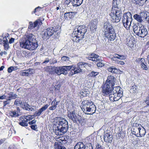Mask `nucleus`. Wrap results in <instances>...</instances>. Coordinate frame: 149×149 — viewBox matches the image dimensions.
Instances as JSON below:
<instances>
[{
	"mask_svg": "<svg viewBox=\"0 0 149 149\" xmlns=\"http://www.w3.org/2000/svg\"><path fill=\"white\" fill-rule=\"evenodd\" d=\"M19 43L21 47L30 50H35L38 46L35 36L31 33L21 38Z\"/></svg>",
	"mask_w": 149,
	"mask_h": 149,
	"instance_id": "f257e3e1",
	"label": "nucleus"
},
{
	"mask_svg": "<svg viewBox=\"0 0 149 149\" xmlns=\"http://www.w3.org/2000/svg\"><path fill=\"white\" fill-rule=\"evenodd\" d=\"M120 3V0H113L111 12L109 14L113 22H119L121 18L122 11L119 6Z\"/></svg>",
	"mask_w": 149,
	"mask_h": 149,
	"instance_id": "f03ea898",
	"label": "nucleus"
},
{
	"mask_svg": "<svg viewBox=\"0 0 149 149\" xmlns=\"http://www.w3.org/2000/svg\"><path fill=\"white\" fill-rule=\"evenodd\" d=\"M56 124L55 127V134L58 135H62L65 134L68 128V122L65 118L60 117L56 118Z\"/></svg>",
	"mask_w": 149,
	"mask_h": 149,
	"instance_id": "7ed1b4c3",
	"label": "nucleus"
},
{
	"mask_svg": "<svg viewBox=\"0 0 149 149\" xmlns=\"http://www.w3.org/2000/svg\"><path fill=\"white\" fill-rule=\"evenodd\" d=\"M87 31V27L83 25L79 26L77 29H74V31L72 34L73 41L75 42H79V40L84 38V35Z\"/></svg>",
	"mask_w": 149,
	"mask_h": 149,
	"instance_id": "20e7f679",
	"label": "nucleus"
},
{
	"mask_svg": "<svg viewBox=\"0 0 149 149\" xmlns=\"http://www.w3.org/2000/svg\"><path fill=\"white\" fill-rule=\"evenodd\" d=\"M82 104L81 109L86 114H93L95 113L96 108L92 101L84 100L82 102Z\"/></svg>",
	"mask_w": 149,
	"mask_h": 149,
	"instance_id": "39448f33",
	"label": "nucleus"
},
{
	"mask_svg": "<svg viewBox=\"0 0 149 149\" xmlns=\"http://www.w3.org/2000/svg\"><path fill=\"white\" fill-rule=\"evenodd\" d=\"M133 28L134 33L139 37L144 38L148 34V31L144 26H138L137 25L134 24Z\"/></svg>",
	"mask_w": 149,
	"mask_h": 149,
	"instance_id": "423d86ee",
	"label": "nucleus"
},
{
	"mask_svg": "<svg viewBox=\"0 0 149 149\" xmlns=\"http://www.w3.org/2000/svg\"><path fill=\"white\" fill-rule=\"evenodd\" d=\"M132 15L129 12L124 13L122 17V21L124 26L126 28H129L132 21Z\"/></svg>",
	"mask_w": 149,
	"mask_h": 149,
	"instance_id": "0eeeda50",
	"label": "nucleus"
},
{
	"mask_svg": "<svg viewBox=\"0 0 149 149\" xmlns=\"http://www.w3.org/2000/svg\"><path fill=\"white\" fill-rule=\"evenodd\" d=\"M54 32L56 33L53 27L47 28L42 32V37L44 39L47 40L52 36Z\"/></svg>",
	"mask_w": 149,
	"mask_h": 149,
	"instance_id": "6e6552de",
	"label": "nucleus"
},
{
	"mask_svg": "<svg viewBox=\"0 0 149 149\" xmlns=\"http://www.w3.org/2000/svg\"><path fill=\"white\" fill-rule=\"evenodd\" d=\"M123 92L120 91L118 93H111L109 94L110 100L113 102L118 101L122 96Z\"/></svg>",
	"mask_w": 149,
	"mask_h": 149,
	"instance_id": "1a4fd4ad",
	"label": "nucleus"
},
{
	"mask_svg": "<svg viewBox=\"0 0 149 149\" xmlns=\"http://www.w3.org/2000/svg\"><path fill=\"white\" fill-rule=\"evenodd\" d=\"M114 86L105 83L103 88V93L104 95H108L111 93Z\"/></svg>",
	"mask_w": 149,
	"mask_h": 149,
	"instance_id": "9d476101",
	"label": "nucleus"
},
{
	"mask_svg": "<svg viewBox=\"0 0 149 149\" xmlns=\"http://www.w3.org/2000/svg\"><path fill=\"white\" fill-rule=\"evenodd\" d=\"M104 36L105 37H106L108 40L110 41L113 40L116 37V34L114 30L112 31L109 33H105Z\"/></svg>",
	"mask_w": 149,
	"mask_h": 149,
	"instance_id": "9b49d317",
	"label": "nucleus"
},
{
	"mask_svg": "<svg viewBox=\"0 0 149 149\" xmlns=\"http://www.w3.org/2000/svg\"><path fill=\"white\" fill-rule=\"evenodd\" d=\"M112 135L111 132H108L107 131L104 132V141L106 142L111 143L112 140Z\"/></svg>",
	"mask_w": 149,
	"mask_h": 149,
	"instance_id": "f8f14e48",
	"label": "nucleus"
},
{
	"mask_svg": "<svg viewBox=\"0 0 149 149\" xmlns=\"http://www.w3.org/2000/svg\"><path fill=\"white\" fill-rule=\"evenodd\" d=\"M104 28L105 33L114 30L112 26L109 23L107 22L104 23Z\"/></svg>",
	"mask_w": 149,
	"mask_h": 149,
	"instance_id": "ddd939ff",
	"label": "nucleus"
},
{
	"mask_svg": "<svg viewBox=\"0 0 149 149\" xmlns=\"http://www.w3.org/2000/svg\"><path fill=\"white\" fill-rule=\"evenodd\" d=\"M68 117L72 120L74 123H76L77 118L74 111H70L68 112Z\"/></svg>",
	"mask_w": 149,
	"mask_h": 149,
	"instance_id": "4468645a",
	"label": "nucleus"
},
{
	"mask_svg": "<svg viewBox=\"0 0 149 149\" xmlns=\"http://www.w3.org/2000/svg\"><path fill=\"white\" fill-rule=\"evenodd\" d=\"M116 80L114 77L112 76H108L105 83L114 86L115 84Z\"/></svg>",
	"mask_w": 149,
	"mask_h": 149,
	"instance_id": "2eb2a0df",
	"label": "nucleus"
},
{
	"mask_svg": "<svg viewBox=\"0 0 149 149\" xmlns=\"http://www.w3.org/2000/svg\"><path fill=\"white\" fill-rule=\"evenodd\" d=\"M88 147L82 142H79L75 146L74 149H87Z\"/></svg>",
	"mask_w": 149,
	"mask_h": 149,
	"instance_id": "dca6fc26",
	"label": "nucleus"
},
{
	"mask_svg": "<svg viewBox=\"0 0 149 149\" xmlns=\"http://www.w3.org/2000/svg\"><path fill=\"white\" fill-rule=\"evenodd\" d=\"M48 107V105L47 104H46L40 109L38 111H36L34 114V116H39L43 111L45 110Z\"/></svg>",
	"mask_w": 149,
	"mask_h": 149,
	"instance_id": "f3484780",
	"label": "nucleus"
},
{
	"mask_svg": "<svg viewBox=\"0 0 149 149\" xmlns=\"http://www.w3.org/2000/svg\"><path fill=\"white\" fill-rule=\"evenodd\" d=\"M136 61H139L140 63H141V68L143 70H148V68L147 67V66L144 63L145 59L143 58H141L138 59V60H136Z\"/></svg>",
	"mask_w": 149,
	"mask_h": 149,
	"instance_id": "a211bd4d",
	"label": "nucleus"
},
{
	"mask_svg": "<svg viewBox=\"0 0 149 149\" xmlns=\"http://www.w3.org/2000/svg\"><path fill=\"white\" fill-rule=\"evenodd\" d=\"M3 46L4 49L7 50L9 48V45L8 40L5 36V38H3Z\"/></svg>",
	"mask_w": 149,
	"mask_h": 149,
	"instance_id": "6ab92c4d",
	"label": "nucleus"
},
{
	"mask_svg": "<svg viewBox=\"0 0 149 149\" xmlns=\"http://www.w3.org/2000/svg\"><path fill=\"white\" fill-rule=\"evenodd\" d=\"M140 15L141 16V18L143 19V20H145L146 21L147 20L148 17H149V13L145 11L141 12L140 13Z\"/></svg>",
	"mask_w": 149,
	"mask_h": 149,
	"instance_id": "aec40b11",
	"label": "nucleus"
},
{
	"mask_svg": "<svg viewBox=\"0 0 149 149\" xmlns=\"http://www.w3.org/2000/svg\"><path fill=\"white\" fill-rule=\"evenodd\" d=\"M77 14V12H69L66 13L64 14V17L65 19L67 18L68 17L70 18H72L74 16Z\"/></svg>",
	"mask_w": 149,
	"mask_h": 149,
	"instance_id": "412c9836",
	"label": "nucleus"
},
{
	"mask_svg": "<svg viewBox=\"0 0 149 149\" xmlns=\"http://www.w3.org/2000/svg\"><path fill=\"white\" fill-rule=\"evenodd\" d=\"M83 0H72L71 4L73 6H79L81 5L83 1Z\"/></svg>",
	"mask_w": 149,
	"mask_h": 149,
	"instance_id": "4be33fe9",
	"label": "nucleus"
},
{
	"mask_svg": "<svg viewBox=\"0 0 149 149\" xmlns=\"http://www.w3.org/2000/svg\"><path fill=\"white\" fill-rule=\"evenodd\" d=\"M108 70L112 73H117L118 72V70L115 67L112 66L108 68Z\"/></svg>",
	"mask_w": 149,
	"mask_h": 149,
	"instance_id": "5701e85b",
	"label": "nucleus"
},
{
	"mask_svg": "<svg viewBox=\"0 0 149 149\" xmlns=\"http://www.w3.org/2000/svg\"><path fill=\"white\" fill-rule=\"evenodd\" d=\"M134 18L137 21L139 22L142 23L143 22V21L142 19L141 16L140 15V14H135L133 16Z\"/></svg>",
	"mask_w": 149,
	"mask_h": 149,
	"instance_id": "b1692460",
	"label": "nucleus"
},
{
	"mask_svg": "<svg viewBox=\"0 0 149 149\" xmlns=\"http://www.w3.org/2000/svg\"><path fill=\"white\" fill-rule=\"evenodd\" d=\"M54 148L55 149H66L64 146L58 144V142H55Z\"/></svg>",
	"mask_w": 149,
	"mask_h": 149,
	"instance_id": "393cba45",
	"label": "nucleus"
},
{
	"mask_svg": "<svg viewBox=\"0 0 149 149\" xmlns=\"http://www.w3.org/2000/svg\"><path fill=\"white\" fill-rule=\"evenodd\" d=\"M52 70L53 71L55 72L58 75H60L61 74V67H53Z\"/></svg>",
	"mask_w": 149,
	"mask_h": 149,
	"instance_id": "a878e982",
	"label": "nucleus"
},
{
	"mask_svg": "<svg viewBox=\"0 0 149 149\" xmlns=\"http://www.w3.org/2000/svg\"><path fill=\"white\" fill-rule=\"evenodd\" d=\"M120 87L119 86L113 87V88L111 93H114L115 94L118 93L120 91H122L120 90Z\"/></svg>",
	"mask_w": 149,
	"mask_h": 149,
	"instance_id": "bb28decb",
	"label": "nucleus"
},
{
	"mask_svg": "<svg viewBox=\"0 0 149 149\" xmlns=\"http://www.w3.org/2000/svg\"><path fill=\"white\" fill-rule=\"evenodd\" d=\"M138 130L139 131V135L141 137L145 135L146 133V131L145 129L142 127V128L139 127L138 128Z\"/></svg>",
	"mask_w": 149,
	"mask_h": 149,
	"instance_id": "cd10ccee",
	"label": "nucleus"
},
{
	"mask_svg": "<svg viewBox=\"0 0 149 149\" xmlns=\"http://www.w3.org/2000/svg\"><path fill=\"white\" fill-rule=\"evenodd\" d=\"M9 115L12 117H15L19 116L18 111H10L9 113Z\"/></svg>",
	"mask_w": 149,
	"mask_h": 149,
	"instance_id": "c85d7f7f",
	"label": "nucleus"
},
{
	"mask_svg": "<svg viewBox=\"0 0 149 149\" xmlns=\"http://www.w3.org/2000/svg\"><path fill=\"white\" fill-rule=\"evenodd\" d=\"M31 74L30 71L29 70H23L21 72L20 74L22 76H29V74Z\"/></svg>",
	"mask_w": 149,
	"mask_h": 149,
	"instance_id": "c756f323",
	"label": "nucleus"
},
{
	"mask_svg": "<svg viewBox=\"0 0 149 149\" xmlns=\"http://www.w3.org/2000/svg\"><path fill=\"white\" fill-rule=\"evenodd\" d=\"M72 70L74 71V74H76L78 73L82 72V69H80L78 68V66L77 67H75L74 66V68L72 69Z\"/></svg>",
	"mask_w": 149,
	"mask_h": 149,
	"instance_id": "7c9ffc66",
	"label": "nucleus"
},
{
	"mask_svg": "<svg viewBox=\"0 0 149 149\" xmlns=\"http://www.w3.org/2000/svg\"><path fill=\"white\" fill-rule=\"evenodd\" d=\"M34 24H35V26L36 27H39L42 24V21L39 19H38L34 23Z\"/></svg>",
	"mask_w": 149,
	"mask_h": 149,
	"instance_id": "2f4dec72",
	"label": "nucleus"
},
{
	"mask_svg": "<svg viewBox=\"0 0 149 149\" xmlns=\"http://www.w3.org/2000/svg\"><path fill=\"white\" fill-rule=\"evenodd\" d=\"M9 99H15L17 97V95L13 93L12 92H10L8 94Z\"/></svg>",
	"mask_w": 149,
	"mask_h": 149,
	"instance_id": "473e14b6",
	"label": "nucleus"
},
{
	"mask_svg": "<svg viewBox=\"0 0 149 149\" xmlns=\"http://www.w3.org/2000/svg\"><path fill=\"white\" fill-rule=\"evenodd\" d=\"M58 102L56 101L54 103V104H52V106L50 107L49 108V110H53L55 109Z\"/></svg>",
	"mask_w": 149,
	"mask_h": 149,
	"instance_id": "72a5a7b5",
	"label": "nucleus"
},
{
	"mask_svg": "<svg viewBox=\"0 0 149 149\" xmlns=\"http://www.w3.org/2000/svg\"><path fill=\"white\" fill-rule=\"evenodd\" d=\"M23 103L21 101L20 99H17L15 101L14 104L17 106H18L20 104H23Z\"/></svg>",
	"mask_w": 149,
	"mask_h": 149,
	"instance_id": "f704fd0d",
	"label": "nucleus"
},
{
	"mask_svg": "<svg viewBox=\"0 0 149 149\" xmlns=\"http://www.w3.org/2000/svg\"><path fill=\"white\" fill-rule=\"evenodd\" d=\"M52 68L53 67H52L51 66H47L46 68H44V69L45 71L49 72V73L51 74L52 72L53 71L52 69Z\"/></svg>",
	"mask_w": 149,
	"mask_h": 149,
	"instance_id": "c9c22d12",
	"label": "nucleus"
},
{
	"mask_svg": "<svg viewBox=\"0 0 149 149\" xmlns=\"http://www.w3.org/2000/svg\"><path fill=\"white\" fill-rule=\"evenodd\" d=\"M65 68V67L64 66L61 67V74H68V72H67Z\"/></svg>",
	"mask_w": 149,
	"mask_h": 149,
	"instance_id": "e433bc0d",
	"label": "nucleus"
},
{
	"mask_svg": "<svg viewBox=\"0 0 149 149\" xmlns=\"http://www.w3.org/2000/svg\"><path fill=\"white\" fill-rule=\"evenodd\" d=\"M17 69L16 66H11L8 69V71L9 73L13 71L17 70Z\"/></svg>",
	"mask_w": 149,
	"mask_h": 149,
	"instance_id": "4c0bfd02",
	"label": "nucleus"
},
{
	"mask_svg": "<svg viewBox=\"0 0 149 149\" xmlns=\"http://www.w3.org/2000/svg\"><path fill=\"white\" fill-rule=\"evenodd\" d=\"M61 59L62 61L63 62H66L69 63V62L70 61L69 60V58L65 56H62L61 57Z\"/></svg>",
	"mask_w": 149,
	"mask_h": 149,
	"instance_id": "58836bf2",
	"label": "nucleus"
},
{
	"mask_svg": "<svg viewBox=\"0 0 149 149\" xmlns=\"http://www.w3.org/2000/svg\"><path fill=\"white\" fill-rule=\"evenodd\" d=\"M97 26H96V23L95 22H91V29H96L97 28Z\"/></svg>",
	"mask_w": 149,
	"mask_h": 149,
	"instance_id": "ea45409f",
	"label": "nucleus"
},
{
	"mask_svg": "<svg viewBox=\"0 0 149 149\" xmlns=\"http://www.w3.org/2000/svg\"><path fill=\"white\" fill-rule=\"evenodd\" d=\"M99 73V72H98L93 71L90 73L89 75L92 77H95Z\"/></svg>",
	"mask_w": 149,
	"mask_h": 149,
	"instance_id": "a19ab883",
	"label": "nucleus"
},
{
	"mask_svg": "<svg viewBox=\"0 0 149 149\" xmlns=\"http://www.w3.org/2000/svg\"><path fill=\"white\" fill-rule=\"evenodd\" d=\"M11 99H8L6 101H5L3 102V107H4L6 106L7 104H9L10 103V101Z\"/></svg>",
	"mask_w": 149,
	"mask_h": 149,
	"instance_id": "79ce46f5",
	"label": "nucleus"
},
{
	"mask_svg": "<svg viewBox=\"0 0 149 149\" xmlns=\"http://www.w3.org/2000/svg\"><path fill=\"white\" fill-rule=\"evenodd\" d=\"M79 122L82 125H84L86 123V120L81 118L79 120Z\"/></svg>",
	"mask_w": 149,
	"mask_h": 149,
	"instance_id": "37998d69",
	"label": "nucleus"
},
{
	"mask_svg": "<svg viewBox=\"0 0 149 149\" xmlns=\"http://www.w3.org/2000/svg\"><path fill=\"white\" fill-rule=\"evenodd\" d=\"M91 56H92L93 58H95V59L96 60V61H98V60H99V59L98 58L99 57V56L98 55H97L96 54H94V53L91 54Z\"/></svg>",
	"mask_w": 149,
	"mask_h": 149,
	"instance_id": "c03bdc74",
	"label": "nucleus"
},
{
	"mask_svg": "<svg viewBox=\"0 0 149 149\" xmlns=\"http://www.w3.org/2000/svg\"><path fill=\"white\" fill-rule=\"evenodd\" d=\"M29 24V26L28 28L30 29H32L36 27L35 26V24H33V22H30Z\"/></svg>",
	"mask_w": 149,
	"mask_h": 149,
	"instance_id": "a18cd8bd",
	"label": "nucleus"
},
{
	"mask_svg": "<svg viewBox=\"0 0 149 149\" xmlns=\"http://www.w3.org/2000/svg\"><path fill=\"white\" fill-rule=\"evenodd\" d=\"M19 124L22 126H28V123H27L25 122V121L23 120L22 122H19Z\"/></svg>",
	"mask_w": 149,
	"mask_h": 149,
	"instance_id": "49530a36",
	"label": "nucleus"
},
{
	"mask_svg": "<svg viewBox=\"0 0 149 149\" xmlns=\"http://www.w3.org/2000/svg\"><path fill=\"white\" fill-rule=\"evenodd\" d=\"M137 90V86H133L130 90V91L131 92L135 93Z\"/></svg>",
	"mask_w": 149,
	"mask_h": 149,
	"instance_id": "de8ad7c7",
	"label": "nucleus"
},
{
	"mask_svg": "<svg viewBox=\"0 0 149 149\" xmlns=\"http://www.w3.org/2000/svg\"><path fill=\"white\" fill-rule=\"evenodd\" d=\"M77 66H78L79 68L80 69H82V70L83 68H84L83 62H80L78 63Z\"/></svg>",
	"mask_w": 149,
	"mask_h": 149,
	"instance_id": "09e8293b",
	"label": "nucleus"
},
{
	"mask_svg": "<svg viewBox=\"0 0 149 149\" xmlns=\"http://www.w3.org/2000/svg\"><path fill=\"white\" fill-rule=\"evenodd\" d=\"M65 69H66L67 72L68 71H69V70L71 69L74 68V66L73 65H69V66H65Z\"/></svg>",
	"mask_w": 149,
	"mask_h": 149,
	"instance_id": "8fccbe9b",
	"label": "nucleus"
},
{
	"mask_svg": "<svg viewBox=\"0 0 149 149\" xmlns=\"http://www.w3.org/2000/svg\"><path fill=\"white\" fill-rule=\"evenodd\" d=\"M126 58V56L125 55H121L118 54V58L120 60L125 59Z\"/></svg>",
	"mask_w": 149,
	"mask_h": 149,
	"instance_id": "3c124183",
	"label": "nucleus"
},
{
	"mask_svg": "<svg viewBox=\"0 0 149 149\" xmlns=\"http://www.w3.org/2000/svg\"><path fill=\"white\" fill-rule=\"evenodd\" d=\"M104 63L100 62L97 63V65L98 67H102L104 65Z\"/></svg>",
	"mask_w": 149,
	"mask_h": 149,
	"instance_id": "603ef678",
	"label": "nucleus"
},
{
	"mask_svg": "<svg viewBox=\"0 0 149 149\" xmlns=\"http://www.w3.org/2000/svg\"><path fill=\"white\" fill-rule=\"evenodd\" d=\"M24 106L25 107V109L26 110L29 111L31 110V108L29 107L30 106L27 104H24Z\"/></svg>",
	"mask_w": 149,
	"mask_h": 149,
	"instance_id": "864d4df0",
	"label": "nucleus"
},
{
	"mask_svg": "<svg viewBox=\"0 0 149 149\" xmlns=\"http://www.w3.org/2000/svg\"><path fill=\"white\" fill-rule=\"evenodd\" d=\"M83 65H84V68H87L88 66H90V65H91L90 64H88V63H86L83 62Z\"/></svg>",
	"mask_w": 149,
	"mask_h": 149,
	"instance_id": "5fc2aeb1",
	"label": "nucleus"
},
{
	"mask_svg": "<svg viewBox=\"0 0 149 149\" xmlns=\"http://www.w3.org/2000/svg\"><path fill=\"white\" fill-rule=\"evenodd\" d=\"M96 149H103V148L102 146L99 144H97L96 145Z\"/></svg>",
	"mask_w": 149,
	"mask_h": 149,
	"instance_id": "6e6d98bb",
	"label": "nucleus"
},
{
	"mask_svg": "<svg viewBox=\"0 0 149 149\" xmlns=\"http://www.w3.org/2000/svg\"><path fill=\"white\" fill-rule=\"evenodd\" d=\"M60 85L59 84H58L57 85H55L54 86V88L56 90H59L60 88Z\"/></svg>",
	"mask_w": 149,
	"mask_h": 149,
	"instance_id": "4d7b16f0",
	"label": "nucleus"
},
{
	"mask_svg": "<svg viewBox=\"0 0 149 149\" xmlns=\"http://www.w3.org/2000/svg\"><path fill=\"white\" fill-rule=\"evenodd\" d=\"M31 128L35 130H36L37 129V126L36 125H32L31 126Z\"/></svg>",
	"mask_w": 149,
	"mask_h": 149,
	"instance_id": "13d9d810",
	"label": "nucleus"
},
{
	"mask_svg": "<svg viewBox=\"0 0 149 149\" xmlns=\"http://www.w3.org/2000/svg\"><path fill=\"white\" fill-rule=\"evenodd\" d=\"M88 59L89 60H91L93 61H97L92 56H89L88 57Z\"/></svg>",
	"mask_w": 149,
	"mask_h": 149,
	"instance_id": "bf43d9fd",
	"label": "nucleus"
},
{
	"mask_svg": "<svg viewBox=\"0 0 149 149\" xmlns=\"http://www.w3.org/2000/svg\"><path fill=\"white\" fill-rule=\"evenodd\" d=\"M36 122V120L35 119H34L33 120H32L31 121H30L29 122V124L30 125H31L32 124H33L34 123H35Z\"/></svg>",
	"mask_w": 149,
	"mask_h": 149,
	"instance_id": "052dcab7",
	"label": "nucleus"
},
{
	"mask_svg": "<svg viewBox=\"0 0 149 149\" xmlns=\"http://www.w3.org/2000/svg\"><path fill=\"white\" fill-rule=\"evenodd\" d=\"M61 140L63 141H66L67 140V136H64L61 138Z\"/></svg>",
	"mask_w": 149,
	"mask_h": 149,
	"instance_id": "680f3d73",
	"label": "nucleus"
},
{
	"mask_svg": "<svg viewBox=\"0 0 149 149\" xmlns=\"http://www.w3.org/2000/svg\"><path fill=\"white\" fill-rule=\"evenodd\" d=\"M117 62L118 64H120L122 65H123L124 64V62L121 61H118Z\"/></svg>",
	"mask_w": 149,
	"mask_h": 149,
	"instance_id": "e2e57ef3",
	"label": "nucleus"
},
{
	"mask_svg": "<svg viewBox=\"0 0 149 149\" xmlns=\"http://www.w3.org/2000/svg\"><path fill=\"white\" fill-rule=\"evenodd\" d=\"M15 39L13 38H11L9 40V43H12L14 42Z\"/></svg>",
	"mask_w": 149,
	"mask_h": 149,
	"instance_id": "0e129e2a",
	"label": "nucleus"
},
{
	"mask_svg": "<svg viewBox=\"0 0 149 149\" xmlns=\"http://www.w3.org/2000/svg\"><path fill=\"white\" fill-rule=\"evenodd\" d=\"M71 2V0H66L65 1V2L66 4H67L68 5V4H69Z\"/></svg>",
	"mask_w": 149,
	"mask_h": 149,
	"instance_id": "69168bd1",
	"label": "nucleus"
},
{
	"mask_svg": "<svg viewBox=\"0 0 149 149\" xmlns=\"http://www.w3.org/2000/svg\"><path fill=\"white\" fill-rule=\"evenodd\" d=\"M7 54V53L6 51H4L3 52H1L0 53V55L2 56L3 54L6 55Z\"/></svg>",
	"mask_w": 149,
	"mask_h": 149,
	"instance_id": "338daca9",
	"label": "nucleus"
},
{
	"mask_svg": "<svg viewBox=\"0 0 149 149\" xmlns=\"http://www.w3.org/2000/svg\"><path fill=\"white\" fill-rule=\"evenodd\" d=\"M6 98V96L5 95H3L2 96H0V99H5Z\"/></svg>",
	"mask_w": 149,
	"mask_h": 149,
	"instance_id": "774afa93",
	"label": "nucleus"
}]
</instances>
